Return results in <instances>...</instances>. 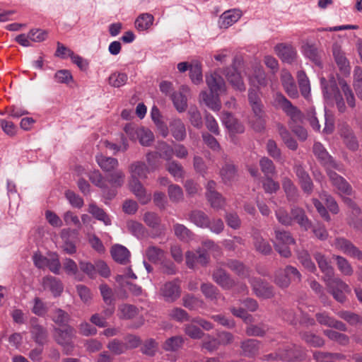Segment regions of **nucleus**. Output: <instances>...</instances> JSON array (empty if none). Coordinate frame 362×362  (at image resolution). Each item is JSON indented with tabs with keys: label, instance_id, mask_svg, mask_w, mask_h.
<instances>
[{
	"label": "nucleus",
	"instance_id": "f257e3e1",
	"mask_svg": "<svg viewBox=\"0 0 362 362\" xmlns=\"http://www.w3.org/2000/svg\"><path fill=\"white\" fill-rule=\"evenodd\" d=\"M272 105L276 108L282 110L290 117L292 122H302L303 115L301 111L294 106L281 93L276 92L273 95Z\"/></svg>",
	"mask_w": 362,
	"mask_h": 362
},
{
	"label": "nucleus",
	"instance_id": "f03ea898",
	"mask_svg": "<svg viewBox=\"0 0 362 362\" xmlns=\"http://www.w3.org/2000/svg\"><path fill=\"white\" fill-rule=\"evenodd\" d=\"M328 292L339 303L345 302L346 294L351 292L349 285L339 277L330 276L325 280Z\"/></svg>",
	"mask_w": 362,
	"mask_h": 362
},
{
	"label": "nucleus",
	"instance_id": "7ed1b4c3",
	"mask_svg": "<svg viewBox=\"0 0 362 362\" xmlns=\"http://www.w3.org/2000/svg\"><path fill=\"white\" fill-rule=\"evenodd\" d=\"M320 81L324 96L327 99H333L336 103L338 110L340 112H344L346 110L345 103L334 78L329 81L325 78H321Z\"/></svg>",
	"mask_w": 362,
	"mask_h": 362
},
{
	"label": "nucleus",
	"instance_id": "20e7f679",
	"mask_svg": "<svg viewBox=\"0 0 362 362\" xmlns=\"http://www.w3.org/2000/svg\"><path fill=\"white\" fill-rule=\"evenodd\" d=\"M55 340L63 347L64 352L69 355L74 350V344L72 339L75 337L76 330L74 327L67 325L64 329L55 328Z\"/></svg>",
	"mask_w": 362,
	"mask_h": 362
},
{
	"label": "nucleus",
	"instance_id": "39448f33",
	"mask_svg": "<svg viewBox=\"0 0 362 362\" xmlns=\"http://www.w3.org/2000/svg\"><path fill=\"white\" fill-rule=\"evenodd\" d=\"M300 279L301 274L298 270L292 266H287L285 269L276 272L274 283L281 288H287L291 280L300 281Z\"/></svg>",
	"mask_w": 362,
	"mask_h": 362
},
{
	"label": "nucleus",
	"instance_id": "423d86ee",
	"mask_svg": "<svg viewBox=\"0 0 362 362\" xmlns=\"http://www.w3.org/2000/svg\"><path fill=\"white\" fill-rule=\"evenodd\" d=\"M277 356L282 361H301L305 358V352L300 346L288 344L278 350Z\"/></svg>",
	"mask_w": 362,
	"mask_h": 362
},
{
	"label": "nucleus",
	"instance_id": "0eeeda50",
	"mask_svg": "<svg viewBox=\"0 0 362 362\" xmlns=\"http://www.w3.org/2000/svg\"><path fill=\"white\" fill-rule=\"evenodd\" d=\"M332 246L346 255L358 260H362V251L350 240L344 238L339 237L335 238Z\"/></svg>",
	"mask_w": 362,
	"mask_h": 362
},
{
	"label": "nucleus",
	"instance_id": "6e6552de",
	"mask_svg": "<svg viewBox=\"0 0 362 362\" xmlns=\"http://www.w3.org/2000/svg\"><path fill=\"white\" fill-rule=\"evenodd\" d=\"M88 177L89 180L95 186L99 187L103 194V196L108 199H112L116 195V190L110 189L107 184L106 177H104L100 172L98 170L90 171Z\"/></svg>",
	"mask_w": 362,
	"mask_h": 362
},
{
	"label": "nucleus",
	"instance_id": "1a4fd4ad",
	"mask_svg": "<svg viewBox=\"0 0 362 362\" xmlns=\"http://www.w3.org/2000/svg\"><path fill=\"white\" fill-rule=\"evenodd\" d=\"M249 282L254 293L259 298H270L274 296V288L268 283L259 278H250Z\"/></svg>",
	"mask_w": 362,
	"mask_h": 362
},
{
	"label": "nucleus",
	"instance_id": "9d476101",
	"mask_svg": "<svg viewBox=\"0 0 362 362\" xmlns=\"http://www.w3.org/2000/svg\"><path fill=\"white\" fill-rule=\"evenodd\" d=\"M160 294L167 302H174L181 293L180 281L175 279L164 284L160 290Z\"/></svg>",
	"mask_w": 362,
	"mask_h": 362
},
{
	"label": "nucleus",
	"instance_id": "9b49d317",
	"mask_svg": "<svg viewBox=\"0 0 362 362\" xmlns=\"http://www.w3.org/2000/svg\"><path fill=\"white\" fill-rule=\"evenodd\" d=\"M253 246L255 251L263 255H269L272 252V247L267 240L263 238L258 230H253L252 233Z\"/></svg>",
	"mask_w": 362,
	"mask_h": 362
},
{
	"label": "nucleus",
	"instance_id": "f8f14e48",
	"mask_svg": "<svg viewBox=\"0 0 362 362\" xmlns=\"http://www.w3.org/2000/svg\"><path fill=\"white\" fill-rule=\"evenodd\" d=\"M274 51L282 62L291 64L297 57V51L291 45L280 43L275 46Z\"/></svg>",
	"mask_w": 362,
	"mask_h": 362
},
{
	"label": "nucleus",
	"instance_id": "ddd939ff",
	"mask_svg": "<svg viewBox=\"0 0 362 362\" xmlns=\"http://www.w3.org/2000/svg\"><path fill=\"white\" fill-rule=\"evenodd\" d=\"M206 83L211 93L216 95L225 93L226 86L223 77L216 72L206 76Z\"/></svg>",
	"mask_w": 362,
	"mask_h": 362
},
{
	"label": "nucleus",
	"instance_id": "4468645a",
	"mask_svg": "<svg viewBox=\"0 0 362 362\" xmlns=\"http://www.w3.org/2000/svg\"><path fill=\"white\" fill-rule=\"evenodd\" d=\"M329 177L332 185L338 189L340 195L350 196L353 193L351 185L341 176L333 171H328Z\"/></svg>",
	"mask_w": 362,
	"mask_h": 362
},
{
	"label": "nucleus",
	"instance_id": "2eb2a0df",
	"mask_svg": "<svg viewBox=\"0 0 362 362\" xmlns=\"http://www.w3.org/2000/svg\"><path fill=\"white\" fill-rule=\"evenodd\" d=\"M281 81L288 97L293 99L298 97L299 95L297 86L290 72L286 70H283L281 74Z\"/></svg>",
	"mask_w": 362,
	"mask_h": 362
},
{
	"label": "nucleus",
	"instance_id": "dca6fc26",
	"mask_svg": "<svg viewBox=\"0 0 362 362\" xmlns=\"http://www.w3.org/2000/svg\"><path fill=\"white\" fill-rule=\"evenodd\" d=\"M313 257L317 263L320 270L323 274V276L322 278V281L330 276H334V269L331 265L328 258L325 255L321 252H316L313 254Z\"/></svg>",
	"mask_w": 362,
	"mask_h": 362
},
{
	"label": "nucleus",
	"instance_id": "f3484780",
	"mask_svg": "<svg viewBox=\"0 0 362 362\" xmlns=\"http://www.w3.org/2000/svg\"><path fill=\"white\" fill-rule=\"evenodd\" d=\"M42 285L44 290H47L52 293L54 297L59 296L64 290V286L62 281L52 276H47L42 279Z\"/></svg>",
	"mask_w": 362,
	"mask_h": 362
},
{
	"label": "nucleus",
	"instance_id": "a211bd4d",
	"mask_svg": "<svg viewBox=\"0 0 362 362\" xmlns=\"http://www.w3.org/2000/svg\"><path fill=\"white\" fill-rule=\"evenodd\" d=\"M313 153L324 165L328 168L333 167L338 169L337 164L333 160L332 157L329 155L326 149L320 143L315 142L314 144Z\"/></svg>",
	"mask_w": 362,
	"mask_h": 362
},
{
	"label": "nucleus",
	"instance_id": "6ab92c4d",
	"mask_svg": "<svg viewBox=\"0 0 362 362\" xmlns=\"http://www.w3.org/2000/svg\"><path fill=\"white\" fill-rule=\"evenodd\" d=\"M242 16L238 9H233L225 11L219 18L218 25L221 28H228L236 23Z\"/></svg>",
	"mask_w": 362,
	"mask_h": 362
},
{
	"label": "nucleus",
	"instance_id": "aec40b11",
	"mask_svg": "<svg viewBox=\"0 0 362 362\" xmlns=\"http://www.w3.org/2000/svg\"><path fill=\"white\" fill-rule=\"evenodd\" d=\"M226 77L232 87L239 91H245L246 88L242 76L234 68H228L226 71Z\"/></svg>",
	"mask_w": 362,
	"mask_h": 362
},
{
	"label": "nucleus",
	"instance_id": "412c9836",
	"mask_svg": "<svg viewBox=\"0 0 362 362\" xmlns=\"http://www.w3.org/2000/svg\"><path fill=\"white\" fill-rule=\"evenodd\" d=\"M110 253L112 259L121 264H127L130 259V252L129 250L119 244H116L111 247Z\"/></svg>",
	"mask_w": 362,
	"mask_h": 362
},
{
	"label": "nucleus",
	"instance_id": "4be33fe9",
	"mask_svg": "<svg viewBox=\"0 0 362 362\" xmlns=\"http://www.w3.org/2000/svg\"><path fill=\"white\" fill-rule=\"evenodd\" d=\"M259 346L260 342L258 340L253 339L244 340L240 343V354L245 357L253 358L258 354Z\"/></svg>",
	"mask_w": 362,
	"mask_h": 362
},
{
	"label": "nucleus",
	"instance_id": "5701e85b",
	"mask_svg": "<svg viewBox=\"0 0 362 362\" xmlns=\"http://www.w3.org/2000/svg\"><path fill=\"white\" fill-rule=\"evenodd\" d=\"M291 214L292 215L293 221H296L305 230H308L312 228V222L302 208L293 206L291 209Z\"/></svg>",
	"mask_w": 362,
	"mask_h": 362
},
{
	"label": "nucleus",
	"instance_id": "b1692460",
	"mask_svg": "<svg viewBox=\"0 0 362 362\" xmlns=\"http://www.w3.org/2000/svg\"><path fill=\"white\" fill-rule=\"evenodd\" d=\"M130 188L141 204H146L151 199L150 193H147L146 189L139 180L130 181Z\"/></svg>",
	"mask_w": 362,
	"mask_h": 362
},
{
	"label": "nucleus",
	"instance_id": "393cba45",
	"mask_svg": "<svg viewBox=\"0 0 362 362\" xmlns=\"http://www.w3.org/2000/svg\"><path fill=\"white\" fill-rule=\"evenodd\" d=\"M222 122L229 132L233 134H240L245 130L243 125L229 112L223 113Z\"/></svg>",
	"mask_w": 362,
	"mask_h": 362
},
{
	"label": "nucleus",
	"instance_id": "a878e982",
	"mask_svg": "<svg viewBox=\"0 0 362 362\" xmlns=\"http://www.w3.org/2000/svg\"><path fill=\"white\" fill-rule=\"evenodd\" d=\"M213 280L224 289H230L234 286V281L226 271L216 269L212 274Z\"/></svg>",
	"mask_w": 362,
	"mask_h": 362
},
{
	"label": "nucleus",
	"instance_id": "bb28decb",
	"mask_svg": "<svg viewBox=\"0 0 362 362\" xmlns=\"http://www.w3.org/2000/svg\"><path fill=\"white\" fill-rule=\"evenodd\" d=\"M209 218V216L202 210L195 209L188 214V220L201 228H207Z\"/></svg>",
	"mask_w": 362,
	"mask_h": 362
},
{
	"label": "nucleus",
	"instance_id": "cd10ccee",
	"mask_svg": "<svg viewBox=\"0 0 362 362\" xmlns=\"http://www.w3.org/2000/svg\"><path fill=\"white\" fill-rule=\"evenodd\" d=\"M129 171L131 175V181H134V180H139V178H146L148 168L144 162L136 161L129 165Z\"/></svg>",
	"mask_w": 362,
	"mask_h": 362
},
{
	"label": "nucleus",
	"instance_id": "c85d7f7f",
	"mask_svg": "<svg viewBox=\"0 0 362 362\" xmlns=\"http://www.w3.org/2000/svg\"><path fill=\"white\" fill-rule=\"evenodd\" d=\"M219 95L215 93H210L206 90H203L199 94V100L204 102V104L214 111H218L221 108V103L218 98Z\"/></svg>",
	"mask_w": 362,
	"mask_h": 362
},
{
	"label": "nucleus",
	"instance_id": "c756f323",
	"mask_svg": "<svg viewBox=\"0 0 362 362\" xmlns=\"http://www.w3.org/2000/svg\"><path fill=\"white\" fill-rule=\"evenodd\" d=\"M171 134L176 141H182L187 136L185 124L180 119H174L170 123Z\"/></svg>",
	"mask_w": 362,
	"mask_h": 362
},
{
	"label": "nucleus",
	"instance_id": "7c9ffc66",
	"mask_svg": "<svg viewBox=\"0 0 362 362\" xmlns=\"http://www.w3.org/2000/svg\"><path fill=\"white\" fill-rule=\"evenodd\" d=\"M96 162L100 168L105 172L110 173L115 170L118 165L119 162L117 159L112 157H107L100 154L96 156Z\"/></svg>",
	"mask_w": 362,
	"mask_h": 362
},
{
	"label": "nucleus",
	"instance_id": "2f4dec72",
	"mask_svg": "<svg viewBox=\"0 0 362 362\" xmlns=\"http://www.w3.org/2000/svg\"><path fill=\"white\" fill-rule=\"evenodd\" d=\"M282 187L289 202H296L298 201V190L291 179L284 177L282 180Z\"/></svg>",
	"mask_w": 362,
	"mask_h": 362
},
{
	"label": "nucleus",
	"instance_id": "473e14b6",
	"mask_svg": "<svg viewBox=\"0 0 362 362\" xmlns=\"http://www.w3.org/2000/svg\"><path fill=\"white\" fill-rule=\"evenodd\" d=\"M219 175L225 184H229L237 175L236 168L232 163H226L220 170Z\"/></svg>",
	"mask_w": 362,
	"mask_h": 362
},
{
	"label": "nucleus",
	"instance_id": "72a5a7b5",
	"mask_svg": "<svg viewBox=\"0 0 362 362\" xmlns=\"http://www.w3.org/2000/svg\"><path fill=\"white\" fill-rule=\"evenodd\" d=\"M332 52L335 62L339 69L344 71H349V62L342 52L340 45L334 43L332 46Z\"/></svg>",
	"mask_w": 362,
	"mask_h": 362
},
{
	"label": "nucleus",
	"instance_id": "f704fd0d",
	"mask_svg": "<svg viewBox=\"0 0 362 362\" xmlns=\"http://www.w3.org/2000/svg\"><path fill=\"white\" fill-rule=\"evenodd\" d=\"M33 339L35 341L40 344L43 345L47 340V332L45 328L37 324H33L30 329Z\"/></svg>",
	"mask_w": 362,
	"mask_h": 362
},
{
	"label": "nucleus",
	"instance_id": "c9c22d12",
	"mask_svg": "<svg viewBox=\"0 0 362 362\" xmlns=\"http://www.w3.org/2000/svg\"><path fill=\"white\" fill-rule=\"evenodd\" d=\"M125 175L122 170H116L106 176L107 184H110V189H115L120 187L124 182Z\"/></svg>",
	"mask_w": 362,
	"mask_h": 362
},
{
	"label": "nucleus",
	"instance_id": "e433bc0d",
	"mask_svg": "<svg viewBox=\"0 0 362 362\" xmlns=\"http://www.w3.org/2000/svg\"><path fill=\"white\" fill-rule=\"evenodd\" d=\"M154 21L153 16L148 13L139 15L135 21V27L139 31H144L150 28Z\"/></svg>",
	"mask_w": 362,
	"mask_h": 362
},
{
	"label": "nucleus",
	"instance_id": "4c0bfd02",
	"mask_svg": "<svg viewBox=\"0 0 362 362\" xmlns=\"http://www.w3.org/2000/svg\"><path fill=\"white\" fill-rule=\"evenodd\" d=\"M88 211L96 219L103 221L105 225L111 224V220L104 210L98 207L95 204L91 203L88 205Z\"/></svg>",
	"mask_w": 362,
	"mask_h": 362
},
{
	"label": "nucleus",
	"instance_id": "58836bf2",
	"mask_svg": "<svg viewBox=\"0 0 362 362\" xmlns=\"http://www.w3.org/2000/svg\"><path fill=\"white\" fill-rule=\"evenodd\" d=\"M226 265L237 275L242 277L249 276V269L243 263L235 259H229Z\"/></svg>",
	"mask_w": 362,
	"mask_h": 362
},
{
	"label": "nucleus",
	"instance_id": "ea45409f",
	"mask_svg": "<svg viewBox=\"0 0 362 362\" xmlns=\"http://www.w3.org/2000/svg\"><path fill=\"white\" fill-rule=\"evenodd\" d=\"M340 134L344 137V142L349 148L353 151L358 148V144L356 139L348 126L341 127L340 129Z\"/></svg>",
	"mask_w": 362,
	"mask_h": 362
},
{
	"label": "nucleus",
	"instance_id": "a19ab883",
	"mask_svg": "<svg viewBox=\"0 0 362 362\" xmlns=\"http://www.w3.org/2000/svg\"><path fill=\"white\" fill-rule=\"evenodd\" d=\"M298 81L302 95L308 99L310 93V86L308 78L303 71H299L297 74Z\"/></svg>",
	"mask_w": 362,
	"mask_h": 362
},
{
	"label": "nucleus",
	"instance_id": "79ce46f5",
	"mask_svg": "<svg viewBox=\"0 0 362 362\" xmlns=\"http://www.w3.org/2000/svg\"><path fill=\"white\" fill-rule=\"evenodd\" d=\"M302 52L316 64L320 65V54L318 49L315 45L305 43L302 46Z\"/></svg>",
	"mask_w": 362,
	"mask_h": 362
},
{
	"label": "nucleus",
	"instance_id": "37998d69",
	"mask_svg": "<svg viewBox=\"0 0 362 362\" xmlns=\"http://www.w3.org/2000/svg\"><path fill=\"white\" fill-rule=\"evenodd\" d=\"M164 255L165 252L163 250L154 245L148 246L145 251L146 258L153 263L160 262L164 257Z\"/></svg>",
	"mask_w": 362,
	"mask_h": 362
},
{
	"label": "nucleus",
	"instance_id": "c03bdc74",
	"mask_svg": "<svg viewBox=\"0 0 362 362\" xmlns=\"http://www.w3.org/2000/svg\"><path fill=\"white\" fill-rule=\"evenodd\" d=\"M333 257L336 260L338 269L342 274L351 276L354 274L352 266L345 257L340 255H334Z\"/></svg>",
	"mask_w": 362,
	"mask_h": 362
},
{
	"label": "nucleus",
	"instance_id": "a18cd8bd",
	"mask_svg": "<svg viewBox=\"0 0 362 362\" xmlns=\"http://www.w3.org/2000/svg\"><path fill=\"white\" fill-rule=\"evenodd\" d=\"M323 333L330 340L334 341L340 345L346 346L349 343V337L343 333L336 332L332 329H325Z\"/></svg>",
	"mask_w": 362,
	"mask_h": 362
},
{
	"label": "nucleus",
	"instance_id": "49530a36",
	"mask_svg": "<svg viewBox=\"0 0 362 362\" xmlns=\"http://www.w3.org/2000/svg\"><path fill=\"white\" fill-rule=\"evenodd\" d=\"M276 240L274 243H279L282 245H294L296 241L288 231L284 230H274Z\"/></svg>",
	"mask_w": 362,
	"mask_h": 362
},
{
	"label": "nucleus",
	"instance_id": "de8ad7c7",
	"mask_svg": "<svg viewBox=\"0 0 362 362\" xmlns=\"http://www.w3.org/2000/svg\"><path fill=\"white\" fill-rule=\"evenodd\" d=\"M138 314V309L129 304H123L119 306L118 316L120 319L129 320L134 317Z\"/></svg>",
	"mask_w": 362,
	"mask_h": 362
},
{
	"label": "nucleus",
	"instance_id": "09e8293b",
	"mask_svg": "<svg viewBox=\"0 0 362 362\" xmlns=\"http://www.w3.org/2000/svg\"><path fill=\"white\" fill-rule=\"evenodd\" d=\"M338 316L346 321L349 325L356 326L362 325V317L355 313L347 310H341L337 313Z\"/></svg>",
	"mask_w": 362,
	"mask_h": 362
},
{
	"label": "nucleus",
	"instance_id": "8fccbe9b",
	"mask_svg": "<svg viewBox=\"0 0 362 362\" xmlns=\"http://www.w3.org/2000/svg\"><path fill=\"white\" fill-rule=\"evenodd\" d=\"M268 330V327L265 324L249 325L245 329V333L250 337H263Z\"/></svg>",
	"mask_w": 362,
	"mask_h": 362
},
{
	"label": "nucleus",
	"instance_id": "3c124183",
	"mask_svg": "<svg viewBox=\"0 0 362 362\" xmlns=\"http://www.w3.org/2000/svg\"><path fill=\"white\" fill-rule=\"evenodd\" d=\"M206 197L211 206L215 210L222 209L226 206V199L219 192H212Z\"/></svg>",
	"mask_w": 362,
	"mask_h": 362
},
{
	"label": "nucleus",
	"instance_id": "603ef678",
	"mask_svg": "<svg viewBox=\"0 0 362 362\" xmlns=\"http://www.w3.org/2000/svg\"><path fill=\"white\" fill-rule=\"evenodd\" d=\"M298 258L301 264L306 269L308 272L312 273H315L317 271L316 266L315 263L312 261L311 257L309 253L307 251H301L298 255Z\"/></svg>",
	"mask_w": 362,
	"mask_h": 362
},
{
	"label": "nucleus",
	"instance_id": "864d4df0",
	"mask_svg": "<svg viewBox=\"0 0 362 362\" xmlns=\"http://www.w3.org/2000/svg\"><path fill=\"white\" fill-rule=\"evenodd\" d=\"M108 80L110 86L115 88H119L126 84L128 76L125 73L116 71L110 74Z\"/></svg>",
	"mask_w": 362,
	"mask_h": 362
},
{
	"label": "nucleus",
	"instance_id": "5fc2aeb1",
	"mask_svg": "<svg viewBox=\"0 0 362 362\" xmlns=\"http://www.w3.org/2000/svg\"><path fill=\"white\" fill-rule=\"evenodd\" d=\"M201 291L210 300H216L221 297L216 287L211 284H203L201 286Z\"/></svg>",
	"mask_w": 362,
	"mask_h": 362
},
{
	"label": "nucleus",
	"instance_id": "6e6d98bb",
	"mask_svg": "<svg viewBox=\"0 0 362 362\" xmlns=\"http://www.w3.org/2000/svg\"><path fill=\"white\" fill-rule=\"evenodd\" d=\"M137 140H139L141 145L149 146L154 140L153 133L148 128L141 127Z\"/></svg>",
	"mask_w": 362,
	"mask_h": 362
},
{
	"label": "nucleus",
	"instance_id": "4d7b16f0",
	"mask_svg": "<svg viewBox=\"0 0 362 362\" xmlns=\"http://www.w3.org/2000/svg\"><path fill=\"white\" fill-rule=\"evenodd\" d=\"M70 230L69 229H63L61 232V238L63 240V250L69 255H72L76 252V247L72 241L69 239Z\"/></svg>",
	"mask_w": 362,
	"mask_h": 362
},
{
	"label": "nucleus",
	"instance_id": "13d9d810",
	"mask_svg": "<svg viewBox=\"0 0 362 362\" xmlns=\"http://www.w3.org/2000/svg\"><path fill=\"white\" fill-rule=\"evenodd\" d=\"M184 339L181 336H174L168 338L163 344L165 351H175L182 347Z\"/></svg>",
	"mask_w": 362,
	"mask_h": 362
},
{
	"label": "nucleus",
	"instance_id": "bf43d9fd",
	"mask_svg": "<svg viewBox=\"0 0 362 362\" xmlns=\"http://www.w3.org/2000/svg\"><path fill=\"white\" fill-rule=\"evenodd\" d=\"M171 99L176 110L179 112L185 111L187 107V96L182 93H173L171 95Z\"/></svg>",
	"mask_w": 362,
	"mask_h": 362
},
{
	"label": "nucleus",
	"instance_id": "052dcab7",
	"mask_svg": "<svg viewBox=\"0 0 362 362\" xmlns=\"http://www.w3.org/2000/svg\"><path fill=\"white\" fill-rule=\"evenodd\" d=\"M339 84L346 98L348 105L351 107H355V97L351 87L344 79L339 80Z\"/></svg>",
	"mask_w": 362,
	"mask_h": 362
},
{
	"label": "nucleus",
	"instance_id": "680f3d73",
	"mask_svg": "<svg viewBox=\"0 0 362 362\" xmlns=\"http://www.w3.org/2000/svg\"><path fill=\"white\" fill-rule=\"evenodd\" d=\"M167 170L175 180L182 179L184 177L185 172L183 168L175 160H172L168 163Z\"/></svg>",
	"mask_w": 362,
	"mask_h": 362
},
{
	"label": "nucleus",
	"instance_id": "e2e57ef3",
	"mask_svg": "<svg viewBox=\"0 0 362 362\" xmlns=\"http://www.w3.org/2000/svg\"><path fill=\"white\" fill-rule=\"evenodd\" d=\"M168 193L170 201L173 202H180L184 199L183 191L177 185H170L168 186Z\"/></svg>",
	"mask_w": 362,
	"mask_h": 362
},
{
	"label": "nucleus",
	"instance_id": "0e129e2a",
	"mask_svg": "<svg viewBox=\"0 0 362 362\" xmlns=\"http://www.w3.org/2000/svg\"><path fill=\"white\" fill-rule=\"evenodd\" d=\"M276 218L278 221L286 226H289L293 224L292 215H289L286 209L283 207H279L275 211Z\"/></svg>",
	"mask_w": 362,
	"mask_h": 362
},
{
	"label": "nucleus",
	"instance_id": "69168bd1",
	"mask_svg": "<svg viewBox=\"0 0 362 362\" xmlns=\"http://www.w3.org/2000/svg\"><path fill=\"white\" fill-rule=\"evenodd\" d=\"M249 80L254 86L265 87L267 85L266 74L262 69L255 70L254 76H249Z\"/></svg>",
	"mask_w": 362,
	"mask_h": 362
},
{
	"label": "nucleus",
	"instance_id": "338daca9",
	"mask_svg": "<svg viewBox=\"0 0 362 362\" xmlns=\"http://www.w3.org/2000/svg\"><path fill=\"white\" fill-rule=\"evenodd\" d=\"M354 87L358 98L362 100V69L359 66L354 71Z\"/></svg>",
	"mask_w": 362,
	"mask_h": 362
},
{
	"label": "nucleus",
	"instance_id": "774afa93",
	"mask_svg": "<svg viewBox=\"0 0 362 362\" xmlns=\"http://www.w3.org/2000/svg\"><path fill=\"white\" fill-rule=\"evenodd\" d=\"M182 305L189 310H197L202 307L203 301L192 295H186L182 298Z\"/></svg>",
	"mask_w": 362,
	"mask_h": 362
}]
</instances>
